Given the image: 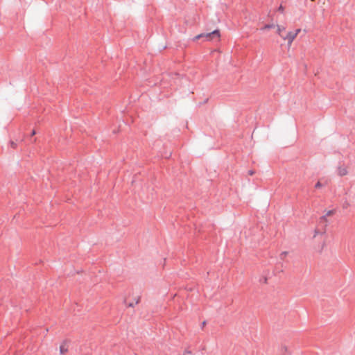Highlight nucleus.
<instances>
[{
  "mask_svg": "<svg viewBox=\"0 0 355 355\" xmlns=\"http://www.w3.org/2000/svg\"><path fill=\"white\" fill-rule=\"evenodd\" d=\"M60 354H64L68 352L69 343L67 341H62L60 345Z\"/></svg>",
  "mask_w": 355,
  "mask_h": 355,
  "instance_id": "7ed1b4c3",
  "label": "nucleus"
},
{
  "mask_svg": "<svg viewBox=\"0 0 355 355\" xmlns=\"http://www.w3.org/2000/svg\"><path fill=\"white\" fill-rule=\"evenodd\" d=\"M335 213H336V210H334V209L325 211L324 217L325 218V217L332 216L333 215L335 214Z\"/></svg>",
  "mask_w": 355,
  "mask_h": 355,
  "instance_id": "423d86ee",
  "label": "nucleus"
},
{
  "mask_svg": "<svg viewBox=\"0 0 355 355\" xmlns=\"http://www.w3.org/2000/svg\"><path fill=\"white\" fill-rule=\"evenodd\" d=\"M277 10H278L279 12H280L283 13V12H284V7L281 4V5L278 7Z\"/></svg>",
  "mask_w": 355,
  "mask_h": 355,
  "instance_id": "f8f14e48",
  "label": "nucleus"
},
{
  "mask_svg": "<svg viewBox=\"0 0 355 355\" xmlns=\"http://www.w3.org/2000/svg\"><path fill=\"white\" fill-rule=\"evenodd\" d=\"M21 141V139H15V140L11 139L10 141V146L13 148H16L17 146V143Z\"/></svg>",
  "mask_w": 355,
  "mask_h": 355,
  "instance_id": "39448f33",
  "label": "nucleus"
},
{
  "mask_svg": "<svg viewBox=\"0 0 355 355\" xmlns=\"http://www.w3.org/2000/svg\"><path fill=\"white\" fill-rule=\"evenodd\" d=\"M220 36V31L218 29H215L210 33H205V38L207 41H211L215 38H219Z\"/></svg>",
  "mask_w": 355,
  "mask_h": 355,
  "instance_id": "f257e3e1",
  "label": "nucleus"
},
{
  "mask_svg": "<svg viewBox=\"0 0 355 355\" xmlns=\"http://www.w3.org/2000/svg\"><path fill=\"white\" fill-rule=\"evenodd\" d=\"M276 25L274 24H265L263 28H261V30H266V29H271L275 27Z\"/></svg>",
  "mask_w": 355,
  "mask_h": 355,
  "instance_id": "6e6552de",
  "label": "nucleus"
},
{
  "mask_svg": "<svg viewBox=\"0 0 355 355\" xmlns=\"http://www.w3.org/2000/svg\"><path fill=\"white\" fill-rule=\"evenodd\" d=\"M249 174H250V175H252L254 174V172H253V171H249Z\"/></svg>",
  "mask_w": 355,
  "mask_h": 355,
  "instance_id": "2eb2a0df",
  "label": "nucleus"
},
{
  "mask_svg": "<svg viewBox=\"0 0 355 355\" xmlns=\"http://www.w3.org/2000/svg\"><path fill=\"white\" fill-rule=\"evenodd\" d=\"M348 173L347 168L345 166H340L338 169V174L340 176H345Z\"/></svg>",
  "mask_w": 355,
  "mask_h": 355,
  "instance_id": "20e7f679",
  "label": "nucleus"
},
{
  "mask_svg": "<svg viewBox=\"0 0 355 355\" xmlns=\"http://www.w3.org/2000/svg\"><path fill=\"white\" fill-rule=\"evenodd\" d=\"M287 255H288V252L284 251L280 254L279 257H280L281 259H284L287 257Z\"/></svg>",
  "mask_w": 355,
  "mask_h": 355,
  "instance_id": "9d476101",
  "label": "nucleus"
},
{
  "mask_svg": "<svg viewBox=\"0 0 355 355\" xmlns=\"http://www.w3.org/2000/svg\"><path fill=\"white\" fill-rule=\"evenodd\" d=\"M324 186V184L320 182V181H318L315 185V189H320L322 188V187Z\"/></svg>",
  "mask_w": 355,
  "mask_h": 355,
  "instance_id": "9b49d317",
  "label": "nucleus"
},
{
  "mask_svg": "<svg viewBox=\"0 0 355 355\" xmlns=\"http://www.w3.org/2000/svg\"><path fill=\"white\" fill-rule=\"evenodd\" d=\"M275 26L277 27V33L278 35L282 37V35H284L282 32L285 31V28L284 27H282L279 25H276Z\"/></svg>",
  "mask_w": 355,
  "mask_h": 355,
  "instance_id": "0eeeda50",
  "label": "nucleus"
},
{
  "mask_svg": "<svg viewBox=\"0 0 355 355\" xmlns=\"http://www.w3.org/2000/svg\"><path fill=\"white\" fill-rule=\"evenodd\" d=\"M112 133H113V134L116 133V130H114L112 131Z\"/></svg>",
  "mask_w": 355,
  "mask_h": 355,
  "instance_id": "dca6fc26",
  "label": "nucleus"
},
{
  "mask_svg": "<svg viewBox=\"0 0 355 355\" xmlns=\"http://www.w3.org/2000/svg\"><path fill=\"white\" fill-rule=\"evenodd\" d=\"M30 133L35 134V133H37V132H36V130L35 129H33Z\"/></svg>",
  "mask_w": 355,
  "mask_h": 355,
  "instance_id": "4468645a",
  "label": "nucleus"
},
{
  "mask_svg": "<svg viewBox=\"0 0 355 355\" xmlns=\"http://www.w3.org/2000/svg\"><path fill=\"white\" fill-rule=\"evenodd\" d=\"M205 33H200L193 38V41L198 40L201 38H205Z\"/></svg>",
  "mask_w": 355,
  "mask_h": 355,
  "instance_id": "1a4fd4ad",
  "label": "nucleus"
},
{
  "mask_svg": "<svg viewBox=\"0 0 355 355\" xmlns=\"http://www.w3.org/2000/svg\"><path fill=\"white\" fill-rule=\"evenodd\" d=\"M300 31H301L300 29H297V30H295V32H293V33H296V36H297L298 35V33L300 32Z\"/></svg>",
  "mask_w": 355,
  "mask_h": 355,
  "instance_id": "ddd939ff",
  "label": "nucleus"
},
{
  "mask_svg": "<svg viewBox=\"0 0 355 355\" xmlns=\"http://www.w3.org/2000/svg\"><path fill=\"white\" fill-rule=\"evenodd\" d=\"M295 37H296V33H293V32H292V31H289L286 35H282V38L284 40L288 41V46L291 45L293 41L295 40Z\"/></svg>",
  "mask_w": 355,
  "mask_h": 355,
  "instance_id": "f03ea898",
  "label": "nucleus"
}]
</instances>
